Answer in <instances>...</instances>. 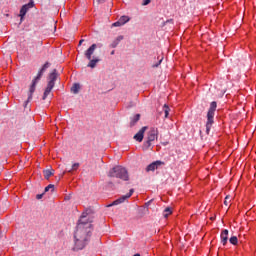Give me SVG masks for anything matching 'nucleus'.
<instances>
[{"label":"nucleus","mask_w":256,"mask_h":256,"mask_svg":"<svg viewBox=\"0 0 256 256\" xmlns=\"http://www.w3.org/2000/svg\"><path fill=\"white\" fill-rule=\"evenodd\" d=\"M93 232V225L87 218V212H83L78 224L76 226V230L74 232V251H81V249H85L91 241V233Z\"/></svg>","instance_id":"nucleus-1"},{"label":"nucleus","mask_w":256,"mask_h":256,"mask_svg":"<svg viewBox=\"0 0 256 256\" xmlns=\"http://www.w3.org/2000/svg\"><path fill=\"white\" fill-rule=\"evenodd\" d=\"M51 64H49V62H46L42 68L40 69V71L38 72L37 76L35 77V79L32 81V84L30 86V90H29V95H28V99L27 101H25L24 103V107H27V104L31 103L32 99H33V93H35V89L37 87V83H39V81H41V78L43 77V74L45 73V71H47V69H49Z\"/></svg>","instance_id":"nucleus-2"},{"label":"nucleus","mask_w":256,"mask_h":256,"mask_svg":"<svg viewBox=\"0 0 256 256\" xmlns=\"http://www.w3.org/2000/svg\"><path fill=\"white\" fill-rule=\"evenodd\" d=\"M97 47L101 48L103 47V44H92L84 53L86 59H88L89 61L87 67H89L90 69H95V67H97V63L101 61L99 57H93V54L95 53Z\"/></svg>","instance_id":"nucleus-3"},{"label":"nucleus","mask_w":256,"mask_h":256,"mask_svg":"<svg viewBox=\"0 0 256 256\" xmlns=\"http://www.w3.org/2000/svg\"><path fill=\"white\" fill-rule=\"evenodd\" d=\"M217 111V102L213 101L210 103L209 110L207 112V122H206V134L209 135L213 123H215V112Z\"/></svg>","instance_id":"nucleus-4"},{"label":"nucleus","mask_w":256,"mask_h":256,"mask_svg":"<svg viewBox=\"0 0 256 256\" xmlns=\"http://www.w3.org/2000/svg\"><path fill=\"white\" fill-rule=\"evenodd\" d=\"M108 177H116V179H122V181H129V173L123 166H115L110 169Z\"/></svg>","instance_id":"nucleus-5"},{"label":"nucleus","mask_w":256,"mask_h":256,"mask_svg":"<svg viewBox=\"0 0 256 256\" xmlns=\"http://www.w3.org/2000/svg\"><path fill=\"white\" fill-rule=\"evenodd\" d=\"M57 77H58L57 70L54 69L52 73H50L49 75V78H48L49 81L42 97L44 101L45 99H47V97H49V94L51 93V91H53V87H55V81H57Z\"/></svg>","instance_id":"nucleus-6"},{"label":"nucleus","mask_w":256,"mask_h":256,"mask_svg":"<svg viewBox=\"0 0 256 256\" xmlns=\"http://www.w3.org/2000/svg\"><path fill=\"white\" fill-rule=\"evenodd\" d=\"M133 193H135V190L130 189L129 193L121 196L120 198L115 200L112 204L108 205V207H113V205H121V203H125V201H127V199H129V197H131L133 195Z\"/></svg>","instance_id":"nucleus-7"},{"label":"nucleus","mask_w":256,"mask_h":256,"mask_svg":"<svg viewBox=\"0 0 256 256\" xmlns=\"http://www.w3.org/2000/svg\"><path fill=\"white\" fill-rule=\"evenodd\" d=\"M159 137V130L157 128H151L150 131L148 132V141H155V139H158Z\"/></svg>","instance_id":"nucleus-8"},{"label":"nucleus","mask_w":256,"mask_h":256,"mask_svg":"<svg viewBox=\"0 0 256 256\" xmlns=\"http://www.w3.org/2000/svg\"><path fill=\"white\" fill-rule=\"evenodd\" d=\"M161 165H165V162H163L161 160H157V161L149 164L146 168V171H155L156 169H159V167H161Z\"/></svg>","instance_id":"nucleus-9"},{"label":"nucleus","mask_w":256,"mask_h":256,"mask_svg":"<svg viewBox=\"0 0 256 256\" xmlns=\"http://www.w3.org/2000/svg\"><path fill=\"white\" fill-rule=\"evenodd\" d=\"M145 131H147V126L142 127L136 135H134V139L141 143L143 141V137L145 136Z\"/></svg>","instance_id":"nucleus-10"},{"label":"nucleus","mask_w":256,"mask_h":256,"mask_svg":"<svg viewBox=\"0 0 256 256\" xmlns=\"http://www.w3.org/2000/svg\"><path fill=\"white\" fill-rule=\"evenodd\" d=\"M129 21V16H121L117 22L113 23V27H122L125 23H129Z\"/></svg>","instance_id":"nucleus-11"},{"label":"nucleus","mask_w":256,"mask_h":256,"mask_svg":"<svg viewBox=\"0 0 256 256\" xmlns=\"http://www.w3.org/2000/svg\"><path fill=\"white\" fill-rule=\"evenodd\" d=\"M221 243L222 245L226 246L227 245V241H229V230L227 229H224L222 232H221Z\"/></svg>","instance_id":"nucleus-12"},{"label":"nucleus","mask_w":256,"mask_h":256,"mask_svg":"<svg viewBox=\"0 0 256 256\" xmlns=\"http://www.w3.org/2000/svg\"><path fill=\"white\" fill-rule=\"evenodd\" d=\"M32 7L31 4H25L20 9L19 17H21V20H23V17L27 15V11H29V8Z\"/></svg>","instance_id":"nucleus-13"},{"label":"nucleus","mask_w":256,"mask_h":256,"mask_svg":"<svg viewBox=\"0 0 256 256\" xmlns=\"http://www.w3.org/2000/svg\"><path fill=\"white\" fill-rule=\"evenodd\" d=\"M121 41H123V36L120 35L118 36L110 45V49H115L117 47V45H119V43H121Z\"/></svg>","instance_id":"nucleus-14"},{"label":"nucleus","mask_w":256,"mask_h":256,"mask_svg":"<svg viewBox=\"0 0 256 256\" xmlns=\"http://www.w3.org/2000/svg\"><path fill=\"white\" fill-rule=\"evenodd\" d=\"M139 119H141V114H136L131 118L130 121V127H135V125L137 124V122L139 121Z\"/></svg>","instance_id":"nucleus-15"},{"label":"nucleus","mask_w":256,"mask_h":256,"mask_svg":"<svg viewBox=\"0 0 256 256\" xmlns=\"http://www.w3.org/2000/svg\"><path fill=\"white\" fill-rule=\"evenodd\" d=\"M43 175L45 179L49 180L51 177H53V175H55V170H44Z\"/></svg>","instance_id":"nucleus-16"},{"label":"nucleus","mask_w":256,"mask_h":256,"mask_svg":"<svg viewBox=\"0 0 256 256\" xmlns=\"http://www.w3.org/2000/svg\"><path fill=\"white\" fill-rule=\"evenodd\" d=\"M79 89H81V85H79V83H75L73 84L71 91L74 95H77V93H79Z\"/></svg>","instance_id":"nucleus-17"},{"label":"nucleus","mask_w":256,"mask_h":256,"mask_svg":"<svg viewBox=\"0 0 256 256\" xmlns=\"http://www.w3.org/2000/svg\"><path fill=\"white\" fill-rule=\"evenodd\" d=\"M172 213H173V210L170 207H167L163 211V217H165V219H167V217H169V215H171Z\"/></svg>","instance_id":"nucleus-18"},{"label":"nucleus","mask_w":256,"mask_h":256,"mask_svg":"<svg viewBox=\"0 0 256 256\" xmlns=\"http://www.w3.org/2000/svg\"><path fill=\"white\" fill-rule=\"evenodd\" d=\"M163 111L165 113V118L167 119V117H169V111H171V109L169 108V105L165 104L163 107Z\"/></svg>","instance_id":"nucleus-19"},{"label":"nucleus","mask_w":256,"mask_h":256,"mask_svg":"<svg viewBox=\"0 0 256 256\" xmlns=\"http://www.w3.org/2000/svg\"><path fill=\"white\" fill-rule=\"evenodd\" d=\"M231 245H237V243L239 242V240L237 239V236H232L230 239H229Z\"/></svg>","instance_id":"nucleus-20"},{"label":"nucleus","mask_w":256,"mask_h":256,"mask_svg":"<svg viewBox=\"0 0 256 256\" xmlns=\"http://www.w3.org/2000/svg\"><path fill=\"white\" fill-rule=\"evenodd\" d=\"M55 185L49 184L48 186L45 187V193H48V191H54Z\"/></svg>","instance_id":"nucleus-21"},{"label":"nucleus","mask_w":256,"mask_h":256,"mask_svg":"<svg viewBox=\"0 0 256 256\" xmlns=\"http://www.w3.org/2000/svg\"><path fill=\"white\" fill-rule=\"evenodd\" d=\"M151 141H149V140H147L146 142H144V144H143V149L144 150H147V149H149V147H151Z\"/></svg>","instance_id":"nucleus-22"},{"label":"nucleus","mask_w":256,"mask_h":256,"mask_svg":"<svg viewBox=\"0 0 256 256\" xmlns=\"http://www.w3.org/2000/svg\"><path fill=\"white\" fill-rule=\"evenodd\" d=\"M79 169V163H74L72 165V169L69 170L68 172L71 173L72 171H77Z\"/></svg>","instance_id":"nucleus-23"},{"label":"nucleus","mask_w":256,"mask_h":256,"mask_svg":"<svg viewBox=\"0 0 256 256\" xmlns=\"http://www.w3.org/2000/svg\"><path fill=\"white\" fill-rule=\"evenodd\" d=\"M161 63H163V57L159 59L158 63L153 64L152 67H154V68H155V67H159V65H161Z\"/></svg>","instance_id":"nucleus-24"},{"label":"nucleus","mask_w":256,"mask_h":256,"mask_svg":"<svg viewBox=\"0 0 256 256\" xmlns=\"http://www.w3.org/2000/svg\"><path fill=\"white\" fill-rule=\"evenodd\" d=\"M149 3H151V0H142V5L143 6L149 5Z\"/></svg>","instance_id":"nucleus-25"},{"label":"nucleus","mask_w":256,"mask_h":256,"mask_svg":"<svg viewBox=\"0 0 256 256\" xmlns=\"http://www.w3.org/2000/svg\"><path fill=\"white\" fill-rule=\"evenodd\" d=\"M36 199H43V194L36 195Z\"/></svg>","instance_id":"nucleus-26"},{"label":"nucleus","mask_w":256,"mask_h":256,"mask_svg":"<svg viewBox=\"0 0 256 256\" xmlns=\"http://www.w3.org/2000/svg\"><path fill=\"white\" fill-rule=\"evenodd\" d=\"M96 1H97V3L101 4V3H105V1H107V0H96Z\"/></svg>","instance_id":"nucleus-27"},{"label":"nucleus","mask_w":256,"mask_h":256,"mask_svg":"<svg viewBox=\"0 0 256 256\" xmlns=\"http://www.w3.org/2000/svg\"><path fill=\"white\" fill-rule=\"evenodd\" d=\"M83 41H85V40L81 39V40L79 41V46H81V45L83 44Z\"/></svg>","instance_id":"nucleus-28"},{"label":"nucleus","mask_w":256,"mask_h":256,"mask_svg":"<svg viewBox=\"0 0 256 256\" xmlns=\"http://www.w3.org/2000/svg\"><path fill=\"white\" fill-rule=\"evenodd\" d=\"M110 55H115V50H112Z\"/></svg>","instance_id":"nucleus-29"},{"label":"nucleus","mask_w":256,"mask_h":256,"mask_svg":"<svg viewBox=\"0 0 256 256\" xmlns=\"http://www.w3.org/2000/svg\"><path fill=\"white\" fill-rule=\"evenodd\" d=\"M227 199L228 197L225 198L224 204L227 205Z\"/></svg>","instance_id":"nucleus-30"},{"label":"nucleus","mask_w":256,"mask_h":256,"mask_svg":"<svg viewBox=\"0 0 256 256\" xmlns=\"http://www.w3.org/2000/svg\"><path fill=\"white\" fill-rule=\"evenodd\" d=\"M134 256H141V254L137 253V254H134Z\"/></svg>","instance_id":"nucleus-31"}]
</instances>
